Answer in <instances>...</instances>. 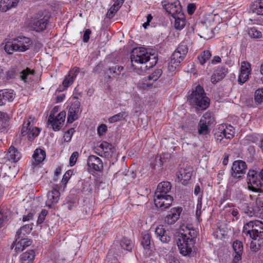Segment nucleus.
I'll use <instances>...</instances> for the list:
<instances>
[{
    "mask_svg": "<svg viewBox=\"0 0 263 263\" xmlns=\"http://www.w3.org/2000/svg\"><path fill=\"white\" fill-rule=\"evenodd\" d=\"M80 72V69L78 67H74L71 70L69 73L66 75L63 81L62 85L60 86L59 89L60 91H63L66 89L69 85H71L77 76Z\"/></svg>",
    "mask_w": 263,
    "mask_h": 263,
    "instance_id": "ddd939ff",
    "label": "nucleus"
},
{
    "mask_svg": "<svg viewBox=\"0 0 263 263\" xmlns=\"http://www.w3.org/2000/svg\"><path fill=\"white\" fill-rule=\"evenodd\" d=\"M193 173V168L190 166L181 168L177 173L178 181L183 185H186L190 180Z\"/></svg>",
    "mask_w": 263,
    "mask_h": 263,
    "instance_id": "4468645a",
    "label": "nucleus"
},
{
    "mask_svg": "<svg viewBox=\"0 0 263 263\" xmlns=\"http://www.w3.org/2000/svg\"><path fill=\"white\" fill-rule=\"evenodd\" d=\"M40 132L39 128L33 127L31 125L30 122L27 120L25 122L22 129V135L24 136L27 135L28 140L32 141L35 137L38 136Z\"/></svg>",
    "mask_w": 263,
    "mask_h": 263,
    "instance_id": "9b49d317",
    "label": "nucleus"
},
{
    "mask_svg": "<svg viewBox=\"0 0 263 263\" xmlns=\"http://www.w3.org/2000/svg\"><path fill=\"white\" fill-rule=\"evenodd\" d=\"M169 263H180L179 260L174 257H172L170 259Z\"/></svg>",
    "mask_w": 263,
    "mask_h": 263,
    "instance_id": "774afa93",
    "label": "nucleus"
},
{
    "mask_svg": "<svg viewBox=\"0 0 263 263\" xmlns=\"http://www.w3.org/2000/svg\"><path fill=\"white\" fill-rule=\"evenodd\" d=\"M74 132L75 130L73 128H71L66 131L64 135V141L66 142H69L71 140V137Z\"/></svg>",
    "mask_w": 263,
    "mask_h": 263,
    "instance_id": "49530a36",
    "label": "nucleus"
},
{
    "mask_svg": "<svg viewBox=\"0 0 263 263\" xmlns=\"http://www.w3.org/2000/svg\"><path fill=\"white\" fill-rule=\"evenodd\" d=\"M72 175V172L70 171H67L63 176L62 183L64 185V188L66 186L68 180Z\"/></svg>",
    "mask_w": 263,
    "mask_h": 263,
    "instance_id": "3c124183",
    "label": "nucleus"
},
{
    "mask_svg": "<svg viewBox=\"0 0 263 263\" xmlns=\"http://www.w3.org/2000/svg\"><path fill=\"white\" fill-rule=\"evenodd\" d=\"M48 213V212L45 210H42L41 213L39 216L38 219H37V223H42L44 220H45V217L47 215Z\"/></svg>",
    "mask_w": 263,
    "mask_h": 263,
    "instance_id": "4d7b16f0",
    "label": "nucleus"
},
{
    "mask_svg": "<svg viewBox=\"0 0 263 263\" xmlns=\"http://www.w3.org/2000/svg\"><path fill=\"white\" fill-rule=\"evenodd\" d=\"M227 72L228 69L227 68L221 67L217 69L211 76V81L212 83L213 84L217 83L226 76Z\"/></svg>",
    "mask_w": 263,
    "mask_h": 263,
    "instance_id": "bb28decb",
    "label": "nucleus"
},
{
    "mask_svg": "<svg viewBox=\"0 0 263 263\" xmlns=\"http://www.w3.org/2000/svg\"><path fill=\"white\" fill-rule=\"evenodd\" d=\"M248 34L249 37L253 39H259L262 37L261 32L256 27H250L248 29Z\"/></svg>",
    "mask_w": 263,
    "mask_h": 263,
    "instance_id": "f704fd0d",
    "label": "nucleus"
},
{
    "mask_svg": "<svg viewBox=\"0 0 263 263\" xmlns=\"http://www.w3.org/2000/svg\"><path fill=\"white\" fill-rule=\"evenodd\" d=\"M33 72V71H31L29 68H27V69L23 70L20 73V77L22 80L26 81L29 76L32 74Z\"/></svg>",
    "mask_w": 263,
    "mask_h": 263,
    "instance_id": "09e8293b",
    "label": "nucleus"
},
{
    "mask_svg": "<svg viewBox=\"0 0 263 263\" xmlns=\"http://www.w3.org/2000/svg\"><path fill=\"white\" fill-rule=\"evenodd\" d=\"M173 198L170 195L154 196V203L157 208L162 209L168 208L172 204Z\"/></svg>",
    "mask_w": 263,
    "mask_h": 263,
    "instance_id": "f8f14e48",
    "label": "nucleus"
},
{
    "mask_svg": "<svg viewBox=\"0 0 263 263\" xmlns=\"http://www.w3.org/2000/svg\"><path fill=\"white\" fill-rule=\"evenodd\" d=\"M172 185L170 182L163 181L158 184L154 196L168 195L171 190Z\"/></svg>",
    "mask_w": 263,
    "mask_h": 263,
    "instance_id": "4be33fe9",
    "label": "nucleus"
},
{
    "mask_svg": "<svg viewBox=\"0 0 263 263\" xmlns=\"http://www.w3.org/2000/svg\"><path fill=\"white\" fill-rule=\"evenodd\" d=\"M60 194L58 190V185H54L52 190L49 191L47 194V200L45 202L46 205L51 208L52 204H56L60 198Z\"/></svg>",
    "mask_w": 263,
    "mask_h": 263,
    "instance_id": "dca6fc26",
    "label": "nucleus"
},
{
    "mask_svg": "<svg viewBox=\"0 0 263 263\" xmlns=\"http://www.w3.org/2000/svg\"><path fill=\"white\" fill-rule=\"evenodd\" d=\"M79 154L78 152H74L69 158V165L73 166L76 163Z\"/></svg>",
    "mask_w": 263,
    "mask_h": 263,
    "instance_id": "de8ad7c7",
    "label": "nucleus"
},
{
    "mask_svg": "<svg viewBox=\"0 0 263 263\" xmlns=\"http://www.w3.org/2000/svg\"><path fill=\"white\" fill-rule=\"evenodd\" d=\"M33 219V214L32 213H29L27 215L24 216L23 217V221H29Z\"/></svg>",
    "mask_w": 263,
    "mask_h": 263,
    "instance_id": "0e129e2a",
    "label": "nucleus"
},
{
    "mask_svg": "<svg viewBox=\"0 0 263 263\" xmlns=\"http://www.w3.org/2000/svg\"><path fill=\"white\" fill-rule=\"evenodd\" d=\"M5 51L8 54H12L16 51V45L14 43V39L10 40L6 42L4 46Z\"/></svg>",
    "mask_w": 263,
    "mask_h": 263,
    "instance_id": "72a5a7b5",
    "label": "nucleus"
},
{
    "mask_svg": "<svg viewBox=\"0 0 263 263\" xmlns=\"http://www.w3.org/2000/svg\"><path fill=\"white\" fill-rule=\"evenodd\" d=\"M190 104L196 110H205L210 104V100L206 96L203 88L198 85L193 90L188 98Z\"/></svg>",
    "mask_w": 263,
    "mask_h": 263,
    "instance_id": "20e7f679",
    "label": "nucleus"
},
{
    "mask_svg": "<svg viewBox=\"0 0 263 263\" xmlns=\"http://www.w3.org/2000/svg\"><path fill=\"white\" fill-rule=\"evenodd\" d=\"M46 157L45 152L40 148L36 149L33 155L32 165L34 168L43 161Z\"/></svg>",
    "mask_w": 263,
    "mask_h": 263,
    "instance_id": "b1692460",
    "label": "nucleus"
},
{
    "mask_svg": "<svg viewBox=\"0 0 263 263\" xmlns=\"http://www.w3.org/2000/svg\"><path fill=\"white\" fill-rule=\"evenodd\" d=\"M66 112L61 111L57 116L54 115L50 114L47 124L51 125L52 128L54 131H59L62 127L65 120Z\"/></svg>",
    "mask_w": 263,
    "mask_h": 263,
    "instance_id": "1a4fd4ad",
    "label": "nucleus"
},
{
    "mask_svg": "<svg viewBox=\"0 0 263 263\" xmlns=\"http://www.w3.org/2000/svg\"><path fill=\"white\" fill-rule=\"evenodd\" d=\"M247 164L242 160L235 161L231 167V177L229 182V185H232L244 176L247 170Z\"/></svg>",
    "mask_w": 263,
    "mask_h": 263,
    "instance_id": "0eeeda50",
    "label": "nucleus"
},
{
    "mask_svg": "<svg viewBox=\"0 0 263 263\" xmlns=\"http://www.w3.org/2000/svg\"><path fill=\"white\" fill-rule=\"evenodd\" d=\"M223 133L222 132L221 128H219L215 134V138L217 143H220L223 145H227L228 142H227L224 139V137L222 135Z\"/></svg>",
    "mask_w": 263,
    "mask_h": 263,
    "instance_id": "37998d69",
    "label": "nucleus"
},
{
    "mask_svg": "<svg viewBox=\"0 0 263 263\" xmlns=\"http://www.w3.org/2000/svg\"><path fill=\"white\" fill-rule=\"evenodd\" d=\"M244 212L249 217H252L255 215L254 209L251 206L247 205L243 209Z\"/></svg>",
    "mask_w": 263,
    "mask_h": 263,
    "instance_id": "5fc2aeb1",
    "label": "nucleus"
},
{
    "mask_svg": "<svg viewBox=\"0 0 263 263\" xmlns=\"http://www.w3.org/2000/svg\"><path fill=\"white\" fill-rule=\"evenodd\" d=\"M79 106L80 105L78 103H73L71 105L68 112L67 122L72 123L78 119Z\"/></svg>",
    "mask_w": 263,
    "mask_h": 263,
    "instance_id": "5701e85b",
    "label": "nucleus"
},
{
    "mask_svg": "<svg viewBox=\"0 0 263 263\" xmlns=\"http://www.w3.org/2000/svg\"><path fill=\"white\" fill-rule=\"evenodd\" d=\"M232 247L235 252V255L234 256V261L236 263L239 260H240L241 258L243 248V245L241 241L239 240H236L233 243Z\"/></svg>",
    "mask_w": 263,
    "mask_h": 263,
    "instance_id": "a878e982",
    "label": "nucleus"
},
{
    "mask_svg": "<svg viewBox=\"0 0 263 263\" xmlns=\"http://www.w3.org/2000/svg\"><path fill=\"white\" fill-rule=\"evenodd\" d=\"M253 12L258 15H263V1H260L256 4Z\"/></svg>",
    "mask_w": 263,
    "mask_h": 263,
    "instance_id": "8fccbe9b",
    "label": "nucleus"
},
{
    "mask_svg": "<svg viewBox=\"0 0 263 263\" xmlns=\"http://www.w3.org/2000/svg\"><path fill=\"white\" fill-rule=\"evenodd\" d=\"M231 214L233 215V216L235 217L236 219L238 218L237 216L238 215V211L237 209H233L232 210Z\"/></svg>",
    "mask_w": 263,
    "mask_h": 263,
    "instance_id": "338daca9",
    "label": "nucleus"
},
{
    "mask_svg": "<svg viewBox=\"0 0 263 263\" xmlns=\"http://www.w3.org/2000/svg\"><path fill=\"white\" fill-rule=\"evenodd\" d=\"M243 234L248 236L252 240L250 243V249L256 252L263 247V222L259 220H252L246 223L243 228Z\"/></svg>",
    "mask_w": 263,
    "mask_h": 263,
    "instance_id": "f03ea898",
    "label": "nucleus"
},
{
    "mask_svg": "<svg viewBox=\"0 0 263 263\" xmlns=\"http://www.w3.org/2000/svg\"><path fill=\"white\" fill-rule=\"evenodd\" d=\"M35 257V252L33 250H28L20 256L21 263H32Z\"/></svg>",
    "mask_w": 263,
    "mask_h": 263,
    "instance_id": "7c9ffc66",
    "label": "nucleus"
},
{
    "mask_svg": "<svg viewBox=\"0 0 263 263\" xmlns=\"http://www.w3.org/2000/svg\"><path fill=\"white\" fill-rule=\"evenodd\" d=\"M21 157V154L17 149L12 146L9 147L7 153V157L9 160H11L15 162L20 160Z\"/></svg>",
    "mask_w": 263,
    "mask_h": 263,
    "instance_id": "2f4dec72",
    "label": "nucleus"
},
{
    "mask_svg": "<svg viewBox=\"0 0 263 263\" xmlns=\"http://www.w3.org/2000/svg\"><path fill=\"white\" fill-rule=\"evenodd\" d=\"M14 39V43L16 45V51L24 52L29 49L31 41L29 38L25 36H18Z\"/></svg>",
    "mask_w": 263,
    "mask_h": 263,
    "instance_id": "f3484780",
    "label": "nucleus"
},
{
    "mask_svg": "<svg viewBox=\"0 0 263 263\" xmlns=\"http://www.w3.org/2000/svg\"><path fill=\"white\" fill-rule=\"evenodd\" d=\"M254 99L255 102L259 103L263 99V88L258 89L255 92Z\"/></svg>",
    "mask_w": 263,
    "mask_h": 263,
    "instance_id": "a18cd8bd",
    "label": "nucleus"
},
{
    "mask_svg": "<svg viewBox=\"0 0 263 263\" xmlns=\"http://www.w3.org/2000/svg\"><path fill=\"white\" fill-rule=\"evenodd\" d=\"M130 59L133 67L137 69L136 72L139 74L143 72L146 69L147 66H145L143 69L142 66H140V68L137 67V64H143L148 61H152L149 63V67H150L155 65L157 62L155 54L148 52L146 49L143 47L134 49L131 53Z\"/></svg>",
    "mask_w": 263,
    "mask_h": 263,
    "instance_id": "7ed1b4c3",
    "label": "nucleus"
},
{
    "mask_svg": "<svg viewBox=\"0 0 263 263\" xmlns=\"http://www.w3.org/2000/svg\"><path fill=\"white\" fill-rule=\"evenodd\" d=\"M251 72L250 64L247 62H242L241 63L240 72L238 78V83L240 85L245 83L248 79Z\"/></svg>",
    "mask_w": 263,
    "mask_h": 263,
    "instance_id": "2eb2a0df",
    "label": "nucleus"
},
{
    "mask_svg": "<svg viewBox=\"0 0 263 263\" xmlns=\"http://www.w3.org/2000/svg\"><path fill=\"white\" fill-rule=\"evenodd\" d=\"M19 0H1L0 1V10L6 12L10 9L15 7Z\"/></svg>",
    "mask_w": 263,
    "mask_h": 263,
    "instance_id": "cd10ccee",
    "label": "nucleus"
},
{
    "mask_svg": "<svg viewBox=\"0 0 263 263\" xmlns=\"http://www.w3.org/2000/svg\"><path fill=\"white\" fill-rule=\"evenodd\" d=\"M188 52V48L186 45H180L171 56L168 63V70L174 72L183 60Z\"/></svg>",
    "mask_w": 263,
    "mask_h": 263,
    "instance_id": "423d86ee",
    "label": "nucleus"
},
{
    "mask_svg": "<svg viewBox=\"0 0 263 263\" xmlns=\"http://www.w3.org/2000/svg\"><path fill=\"white\" fill-rule=\"evenodd\" d=\"M210 117V114H205L200 119L198 124V133L199 135H205L209 133L210 129L208 125L210 121L208 119Z\"/></svg>",
    "mask_w": 263,
    "mask_h": 263,
    "instance_id": "412c9836",
    "label": "nucleus"
},
{
    "mask_svg": "<svg viewBox=\"0 0 263 263\" xmlns=\"http://www.w3.org/2000/svg\"><path fill=\"white\" fill-rule=\"evenodd\" d=\"M141 243L144 249L149 250L151 244V236L149 234L144 233L142 234Z\"/></svg>",
    "mask_w": 263,
    "mask_h": 263,
    "instance_id": "c9c22d12",
    "label": "nucleus"
},
{
    "mask_svg": "<svg viewBox=\"0 0 263 263\" xmlns=\"http://www.w3.org/2000/svg\"><path fill=\"white\" fill-rule=\"evenodd\" d=\"M152 85L153 82L149 81L148 78H144L138 82L137 87L139 89L146 90L150 88Z\"/></svg>",
    "mask_w": 263,
    "mask_h": 263,
    "instance_id": "ea45409f",
    "label": "nucleus"
},
{
    "mask_svg": "<svg viewBox=\"0 0 263 263\" xmlns=\"http://www.w3.org/2000/svg\"><path fill=\"white\" fill-rule=\"evenodd\" d=\"M173 17L175 19V28L179 30L182 29L185 25V20L182 11L173 16Z\"/></svg>",
    "mask_w": 263,
    "mask_h": 263,
    "instance_id": "c756f323",
    "label": "nucleus"
},
{
    "mask_svg": "<svg viewBox=\"0 0 263 263\" xmlns=\"http://www.w3.org/2000/svg\"><path fill=\"white\" fill-rule=\"evenodd\" d=\"M220 62H221V58H220V57L216 55L213 58V59L211 61V63L212 64H216L220 63Z\"/></svg>",
    "mask_w": 263,
    "mask_h": 263,
    "instance_id": "e2e57ef3",
    "label": "nucleus"
},
{
    "mask_svg": "<svg viewBox=\"0 0 263 263\" xmlns=\"http://www.w3.org/2000/svg\"><path fill=\"white\" fill-rule=\"evenodd\" d=\"M221 130L223 133L222 135L226 140H230L233 138L234 136V129L232 126H227L223 129H221Z\"/></svg>",
    "mask_w": 263,
    "mask_h": 263,
    "instance_id": "4c0bfd02",
    "label": "nucleus"
},
{
    "mask_svg": "<svg viewBox=\"0 0 263 263\" xmlns=\"http://www.w3.org/2000/svg\"><path fill=\"white\" fill-rule=\"evenodd\" d=\"M256 204L258 208H263V197L258 196L256 200Z\"/></svg>",
    "mask_w": 263,
    "mask_h": 263,
    "instance_id": "052dcab7",
    "label": "nucleus"
},
{
    "mask_svg": "<svg viewBox=\"0 0 263 263\" xmlns=\"http://www.w3.org/2000/svg\"><path fill=\"white\" fill-rule=\"evenodd\" d=\"M87 165L90 168L96 171L101 172L103 169V164L102 160L98 157L91 155L87 159Z\"/></svg>",
    "mask_w": 263,
    "mask_h": 263,
    "instance_id": "aec40b11",
    "label": "nucleus"
},
{
    "mask_svg": "<svg viewBox=\"0 0 263 263\" xmlns=\"http://www.w3.org/2000/svg\"><path fill=\"white\" fill-rule=\"evenodd\" d=\"M91 34V31L89 29H86L84 33L83 34V42L85 43H87L88 42L89 39V36Z\"/></svg>",
    "mask_w": 263,
    "mask_h": 263,
    "instance_id": "bf43d9fd",
    "label": "nucleus"
},
{
    "mask_svg": "<svg viewBox=\"0 0 263 263\" xmlns=\"http://www.w3.org/2000/svg\"><path fill=\"white\" fill-rule=\"evenodd\" d=\"M0 214H2L4 222L7 221L10 217V212L7 210H2L0 212Z\"/></svg>",
    "mask_w": 263,
    "mask_h": 263,
    "instance_id": "6e6d98bb",
    "label": "nucleus"
},
{
    "mask_svg": "<svg viewBox=\"0 0 263 263\" xmlns=\"http://www.w3.org/2000/svg\"><path fill=\"white\" fill-rule=\"evenodd\" d=\"M248 189L255 193H263V168L250 170L247 174Z\"/></svg>",
    "mask_w": 263,
    "mask_h": 263,
    "instance_id": "39448f33",
    "label": "nucleus"
},
{
    "mask_svg": "<svg viewBox=\"0 0 263 263\" xmlns=\"http://www.w3.org/2000/svg\"><path fill=\"white\" fill-rule=\"evenodd\" d=\"M181 212V208L172 209L170 213L165 217V223L169 225L174 224L179 218Z\"/></svg>",
    "mask_w": 263,
    "mask_h": 263,
    "instance_id": "a211bd4d",
    "label": "nucleus"
},
{
    "mask_svg": "<svg viewBox=\"0 0 263 263\" xmlns=\"http://www.w3.org/2000/svg\"><path fill=\"white\" fill-rule=\"evenodd\" d=\"M48 22V19L47 17L37 14L31 18L30 26L33 30L40 32L46 28Z\"/></svg>",
    "mask_w": 263,
    "mask_h": 263,
    "instance_id": "6e6552de",
    "label": "nucleus"
},
{
    "mask_svg": "<svg viewBox=\"0 0 263 263\" xmlns=\"http://www.w3.org/2000/svg\"><path fill=\"white\" fill-rule=\"evenodd\" d=\"M32 229V226L31 225H25L17 231L16 236L17 238H22L26 234H29L31 232Z\"/></svg>",
    "mask_w": 263,
    "mask_h": 263,
    "instance_id": "58836bf2",
    "label": "nucleus"
},
{
    "mask_svg": "<svg viewBox=\"0 0 263 263\" xmlns=\"http://www.w3.org/2000/svg\"><path fill=\"white\" fill-rule=\"evenodd\" d=\"M155 234L162 243H168L171 240V237L162 226H159L156 228Z\"/></svg>",
    "mask_w": 263,
    "mask_h": 263,
    "instance_id": "393cba45",
    "label": "nucleus"
},
{
    "mask_svg": "<svg viewBox=\"0 0 263 263\" xmlns=\"http://www.w3.org/2000/svg\"><path fill=\"white\" fill-rule=\"evenodd\" d=\"M229 155L227 154H224L223 155V159L222 161V164L224 165H227L228 163Z\"/></svg>",
    "mask_w": 263,
    "mask_h": 263,
    "instance_id": "69168bd1",
    "label": "nucleus"
},
{
    "mask_svg": "<svg viewBox=\"0 0 263 263\" xmlns=\"http://www.w3.org/2000/svg\"><path fill=\"white\" fill-rule=\"evenodd\" d=\"M120 246L122 249L130 251L133 249V244L130 239L123 237L120 241Z\"/></svg>",
    "mask_w": 263,
    "mask_h": 263,
    "instance_id": "a19ab883",
    "label": "nucleus"
},
{
    "mask_svg": "<svg viewBox=\"0 0 263 263\" xmlns=\"http://www.w3.org/2000/svg\"><path fill=\"white\" fill-rule=\"evenodd\" d=\"M32 241L28 238H21L16 243L14 250L16 252H20L25 249L26 247L31 246Z\"/></svg>",
    "mask_w": 263,
    "mask_h": 263,
    "instance_id": "473e14b6",
    "label": "nucleus"
},
{
    "mask_svg": "<svg viewBox=\"0 0 263 263\" xmlns=\"http://www.w3.org/2000/svg\"><path fill=\"white\" fill-rule=\"evenodd\" d=\"M212 56L211 53L209 50H205L201 52L198 57V59L201 64L203 65Z\"/></svg>",
    "mask_w": 263,
    "mask_h": 263,
    "instance_id": "79ce46f5",
    "label": "nucleus"
},
{
    "mask_svg": "<svg viewBox=\"0 0 263 263\" xmlns=\"http://www.w3.org/2000/svg\"><path fill=\"white\" fill-rule=\"evenodd\" d=\"M162 74V70L158 69L152 72L147 78L149 81L154 82L157 81Z\"/></svg>",
    "mask_w": 263,
    "mask_h": 263,
    "instance_id": "c03bdc74",
    "label": "nucleus"
},
{
    "mask_svg": "<svg viewBox=\"0 0 263 263\" xmlns=\"http://www.w3.org/2000/svg\"><path fill=\"white\" fill-rule=\"evenodd\" d=\"M99 148L106 157H111L114 153V147L112 144L105 141L100 144Z\"/></svg>",
    "mask_w": 263,
    "mask_h": 263,
    "instance_id": "c85d7f7f",
    "label": "nucleus"
},
{
    "mask_svg": "<svg viewBox=\"0 0 263 263\" xmlns=\"http://www.w3.org/2000/svg\"><path fill=\"white\" fill-rule=\"evenodd\" d=\"M128 116V113L125 111L120 112L108 119V122L110 123H113L118 121H121L122 120H125Z\"/></svg>",
    "mask_w": 263,
    "mask_h": 263,
    "instance_id": "e433bc0d",
    "label": "nucleus"
},
{
    "mask_svg": "<svg viewBox=\"0 0 263 263\" xmlns=\"http://www.w3.org/2000/svg\"><path fill=\"white\" fill-rule=\"evenodd\" d=\"M202 196L199 197L197 200V203L196 205V216L198 217L200 216L201 213L202 202H201Z\"/></svg>",
    "mask_w": 263,
    "mask_h": 263,
    "instance_id": "864d4df0",
    "label": "nucleus"
},
{
    "mask_svg": "<svg viewBox=\"0 0 263 263\" xmlns=\"http://www.w3.org/2000/svg\"><path fill=\"white\" fill-rule=\"evenodd\" d=\"M197 232L191 225L180 226L176 243L182 255L186 256L192 252Z\"/></svg>",
    "mask_w": 263,
    "mask_h": 263,
    "instance_id": "f257e3e1",
    "label": "nucleus"
},
{
    "mask_svg": "<svg viewBox=\"0 0 263 263\" xmlns=\"http://www.w3.org/2000/svg\"><path fill=\"white\" fill-rule=\"evenodd\" d=\"M118 10L119 9L112 6L106 13V17L109 18H112Z\"/></svg>",
    "mask_w": 263,
    "mask_h": 263,
    "instance_id": "603ef678",
    "label": "nucleus"
},
{
    "mask_svg": "<svg viewBox=\"0 0 263 263\" xmlns=\"http://www.w3.org/2000/svg\"><path fill=\"white\" fill-rule=\"evenodd\" d=\"M15 97V95L12 89L0 90V106L5 105L7 102L13 101Z\"/></svg>",
    "mask_w": 263,
    "mask_h": 263,
    "instance_id": "6ab92c4d",
    "label": "nucleus"
},
{
    "mask_svg": "<svg viewBox=\"0 0 263 263\" xmlns=\"http://www.w3.org/2000/svg\"><path fill=\"white\" fill-rule=\"evenodd\" d=\"M187 12L189 14H192L194 13L195 10V5L193 4H190L187 6Z\"/></svg>",
    "mask_w": 263,
    "mask_h": 263,
    "instance_id": "680f3d73",
    "label": "nucleus"
},
{
    "mask_svg": "<svg viewBox=\"0 0 263 263\" xmlns=\"http://www.w3.org/2000/svg\"><path fill=\"white\" fill-rule=\"evenodd\" d=\"M161 5L166 12L171 14L172 17L182 12L181 6L178 0H175L174 1H163L161 2Z\"/></svg>",
    "mask_w": 263,
    "mask_h": 263,
    "instance_id": "9d476101",
    "label": "nucleus"
},
{
    "mask_svg": "<svg viewBox=\"0 0 263 263\" xmlns=\"http://www.w3.org/2000/svg\"><path fill=\"white\" fill-rule=\"evenodd\" d=\"M107 126L105 124H101L98 127V133L99 135H103L107 131Z\"/></svg>",
    "mask_w": 263,
    "mask_h": 263,
    "instance_id": "13d9d810",
    "label": "nucleus"
}]
</instances>
